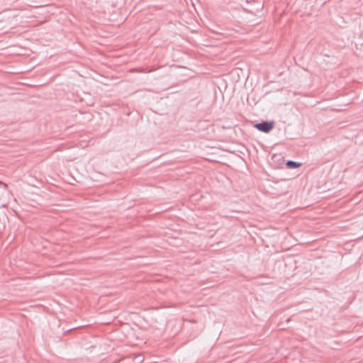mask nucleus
<instances>
[{
  "instance_id": "obj_1",
  "label": "nucleus",
  "mask_w": 363,
  "mask_h": 363,
  "mask_svg": "<svg viewBox=\"0 0 363 363\" xmlns=\"http://www.w3.org/2000/svg\"><path fill=\"white\" fill-rule=\"evenodd\" d=\"M253 127L262 133H268L274 128L275 122L274 121H262L255 123Z\"/></svg>"
},
{
  "instance_id": "obj_3",
  "label": "nucleus",
  "mask_w": 363,
  "mask_h": 363,
  "mask_svg": "<svg viewBox=\"0 0 363 363\" xmlns=\"http://www.w3.org/2000/svg\"><path fill=\"white\" fill-rule=\"evenodd\" d=\"M4 186L6 187L7 186V184L4 183Z\"/></svg>"
},
{
  "instance_id": "obj_2",
  "label": "nucleus",
  "mask_w": 363,
  "mask_h": 363,
  "mask_svg": "<svg viewBox=\"0 0 363 363\" xmlns=\"http://www.w3.org/2000/svg\"><path fill=\"white\" fill-rule=\"evenodd\" d=\"M285 164L288 169H296L301 166V162L293 160H287Z\"/></svg>"
}]
</instances>
